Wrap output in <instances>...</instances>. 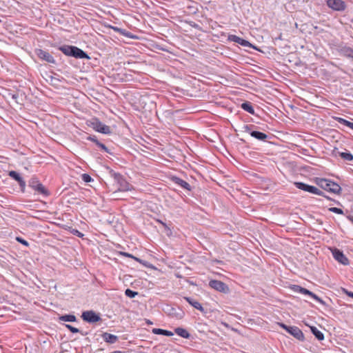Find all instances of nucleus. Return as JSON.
Returning <instances> with one entry per match:
<instances>
[{
    "label": "nucleus",
    "mask_w": 353,
    "mask_h": 353,
    "mask_svg": "<svg viewBox=\"0 0 353 353\" xmlns=\"http://www.w3.org/2000/svg\"><path fill=\"white\" fill-rule=\"evenodd\" d=\"M28 185L34 191L44 196H48L50 194L48 190L46 188L37 177H32L28 181Z\"/></svg>",
    "instance_id": "4"
},
{
    "label": "nucleus",
    "mask_w": 353,
    "mask_h": 353,
    "mask_svg": "<svg viewBox=\"0 0 353 353\" xmlns=\"http://www.w3.org/2000/svg\"><path fill=\"white\" fill-rule=\"evenodd\" d=\"M350 129L353 130V123L351 125Z\"/></svg>",
    "instance_id": "45"
},
{
    "label": "nucleus",
    "mask_w": 353,
    "mask_h": 353,
    "mask_svg": "<svg viewBox=\"0 0 353 353\" xmlns=\"http://www.w3.org/2000/svg\"><path fill=\"white\" fill-rule=\"evenodd\" d=\"M9 176H10L12 179L17 181L21 188V190L23 192H25L26 188V181L23 180V179L20 176V174L14 170L10 171L8 173Z\"/></svg>",
    "instance_id": "13"
},
{
    "label": "nucleus",
    "mask_w": 353,
    "mask_h": 353,
    "mask_svg": "<svg viewBox=\"0 0 353 353\" xmlns=\"http://www.w3.org/2000/svg\"><path fill=\"white\" fill-rule=\"evenodd\" d=\"M101 336L106 343L110 344L115 343L119 339L117 336L108 332H103L101 334Z\"/></svg>",
    "instance_id": "18"
},
{
    "label": "nucleus",
    "mask_w": 353,
    "mask_h": 353,
    "mask_svg": "<svg viewBox=\"0 0 353 353\" xmlns=\"http://www.w3.org/2000/svg\"><path fill=\"white\" fill-rule=\"evenodd\" d=\"M59 320L61 321L65 322H74L76 321L77 319L76 316L73 314H65L59 316Z\"/></svg>",
    "instance_id": "26"
},
{
    "label": "nucleus",
    "mask_w": 353,
    "mask_h": 353,
    "mask_svg": "<svg viewBox=\"0 0 353 353\" xmlns=\"http://www.w3.org/2000/svg\"><path fill=\"white\" fill-rule=\"evenodd\" d=\"M65 327L72 333H78L79 332V330L77 327H74L70 325L66 324Z\"/></svg>",
    "instance_id": "35"
},
{
    "label": "nucleus",
    "mask_w": 353,
    "mask_h": 353,
    "mask_svg": "<svg viewBox=\"0 0 353 353\" xmlns=\"http://www.w3.org/2000/svg\"><path fill=\"white\" fill-rule=\"evenodd\" d=\"M334 119L335 121H336L337 122H339V123L343 125H345L348 128H350L351 127V125H352V122L343 119V118H341V117H334Z\"/></svg>",
    "instance_id": "28"
},
{
    "label": "nucleus",
    "mask_w": 353,
    "mask_h": 353,
    "mask_svg": "<svg viewBox=\"0 0 353 353\" xmlns=\"http://www.w3.org/2000/svg\"><path fill=\"white\" fill-rule=\"evenodd\" d=\"M35 52L39 59H41L43 61H46L48 63H55V60H54V57L48 52L41 50V49H37V50H36Z\"/></svg>",
    "instance_id": "12"
},
{
    "label": "nucleus",
    "mask_w": 353,
    "mask_h": 353,
    "mask_svg": "<svg viewBox=\"0 0 353 353\" xmlns=\"http://www.w3.org/2000/svg\"><path fill=\"white\" fill-rule=\"evenodd\" d=\"M125 294L130 298H134L136 295L138 294V292L132 291L130 289H126L125 291Z\"/></svg>",
    "instance_id": "30"
},
{
    "label": "nucleus",
    "mask_w": 353,
    "mask_h": 353,
    "mask_svg": "<svg viewBox=\"0 0 353 353\" xmlns=\"http://www.w3.org/2000/svg\"><path fill=\"white\" fill-rule=\"evenodd\" d=\"M71 233L78 237L82 238L84 234L77 229H72Z\"/></svg>",
    "instance_id": "34"
},
{
    "label": "nucleus",
    "mask_w": 353,
    "mask_h": 353,
    "mask_svg": "<svg viewBox=\"0 0 353 353\" xmlns=\"http://www.w3.org/2000/svg\"><path fill=\"white\" fill-rule=\"evenodd\" d=\"M347 219L351 221V223L353 224V216H348Z\"/></svg>",
    "instance_id": "41"
},
{
    "label": "nucleus",
    "mask_w": 353,
    "mask_h": 353,
    "mask_svg": "<svg viewBox=\"0 0 353 353\" xmlns=\"http://www.w3.org/2000/svg\"><path fill=\"white\" fill-rule=\"evenodd\" d=\"M331 250L333 257L339 263L344 265H347L350 263L349 259L346 257V256L343 253L342 251L337 248H333Z\"/></svg>",
    "instance_id": "10"
},
{
    "label": "nucleus",
    "mask_w": 353,
    "mask_h": 353,
    "mask_svg": "<svg viewBox=\"0 0 353 353\" xmlns=\"http://www.w3.org/2000/svg\"><path fill=\"white\" fill-rule=\"evenodd\" d=\"M157 222H159V223H161L163 225L168 236L172 235V230L165 223H164L162 221L159 220V219L157 220Z\"/></svg>",
    "instance_id": "29"
},
{
    "label": "nucleus",
    "mask_w": 353,
    "mask_h": 353,
    "mask_svg": "<svg viewBox=\"0 0 353 353\" xmlns=\"http://www.w3.org/2000/svg\"><path fill=\"white\" fill-rule=\"evenodd\" d=\"M279 325L285 330L288 333L299 341L304 340L303 332L296 326H288L284 323H279Z\"/></svg>",
    "instance_id": "7"
},
{
    "label": "nucleus",
    "mask_w": 353,
    "mask_h": 353,
    "mask_svg": "<svg viewBox=\"0 0 353 353\" xmlns=\"http://www.w3.org/2000/svg\"><path fill=\"white\" fill-rule=\"evenodd\" d=\"M172 315H174L178 319H182L183 316V312L180 313H172Z\"/></svg>",
    "instance_id": "40"
},
{
    "label": "nucleus",
    "mask_w": 353,
    "mask_h": 353,
    "mask_svg": "<svg viewBox=\"0 0 353 353\" xmlns=\"http://www.w3.org/2000/svg\"><path fill=\"white\" fill-rule=\"evenodd\" d=\"M174 332L184 339H189L190 337V333L184 328L176 327L174 329Z\"/></svg>",
    "instance_id": "20"
},
{
    "label": "nucleus",
    "mask_w": 353,
    "mask_h": 353,
    "mask_svg": "<svg viewBox=\"0 0 353 353\" xmlns=\"http://www.w3.org/2000/svg\"><path fill=\"white\" fill-rule=\"evenodd\" d=\"M96 144L105 152H109L108 148L103 143L99 142V141H96Z\"/></svg>",
    "instance_id": "36"
},
{
    "label": "nucleus",
    "mask_w": 353,
    "mask_h": 353,
    "mask_svg": "<svg viewBox=\"0 0 353 353\" xmlns=\"http://www.w3.org/2000/svg\"><path fill=\"white\" fill-rule=\"evenodd\" d=\"M73 46L63 45L61 46L59 49L65 55L70 56L71 54V50Z\"/></svg>",
    "instance_id": "27"
},
{
    "label": "nucleus",
    "mask_w": 353,
    "mask_h": 353,
    "mask_svg": "<svg viewBox=\"0 0 353 353\" xmlns=\"http://www.w3.org/2000/svg\"><path fill=\"white\" fill-rule=\"evenodd\" d=\"M328 210H329V211L336 213V214H343V211L341 209L336 208V207L330 208Z\"/></svg>",
    "instance_id": "33"
},
{
    "label": "nucleus",
    "mask_w": 353,
    "mask_h": 353,
    "mask_svg": "<svg viewBox=\"0 0 353 353\" xmlns=\"http://www.w3.org/2000/svg\"><path fill=\"white\" fill-rule=\"evenodd\" d=\"M327 6L335 11H343L346 8V4L343 0H327Z\"/></svg>",
    "instance_id": "8"
},
{
    "label": "nucleus",
    "mask_w": 353,
    "mask_h": 353,
    "mask_svg": "<svg viewBox=\"0 0 353 353\" xmlns=\"http://www.w3.org/2000/svg\"><path fill=\"white\" fill-rule=\"evenodd\" d=\"M110 353H122L121 351H114V352H112Z\"/></svg>",
    "instance_id": "44"
},
{
    "label": "nucleus",
    "mask_w": 353,
    "mask_h": 353,
    "mask_svg": "<svg viewBox=\"0 0 353 353\" xmlns=\"http://www.w3.org/2000/svg\"><path fill=\"white\" fill-rule=\"evenodd\" d=\"M310 330L312 333L315 336V337L318 340L322 341L324 339L323 334L320 330H319L316 327L310 326Z\"/></svg>",
    "instance_id": "24"
},
{
    "label": "nucleus",
    "mask_w": 353,
    "mask_h": 353,
    "mask_svg": "<svg viewBox=\"0 0 353 353\" xmlns=\"http://www.w3.org/2000/svg\"><path fill=\"white\" fill-rule=\"evenodd\" d=\"M12 99H17V94H12Z\"/></svg>",
    "instance_id": "43"
},
{
    "label": "nucleus",
    "mask_w": 353,
    "mask_h": 353,
    "mask_svg": "<svg viewBox=\"0 0 353 353\" xmlns=\"http://www.w3.org/2000/svg\"><path fill=\"white\" fill-rule=\"evenodd\" d=\"M301 294L311 296L312 299L316 300L317 302H319L321 305H325V302L323 299H321L320 297H319L316 294H315L312 292H311L304 288L303 289Z\"/></svg>",
    "instance_id": "19"
},
{
    "label": "nucleus",
    "mask_w": 353,
    "mask_h": 353,
    "mask_svg": "<svg viewBox=\"0 0 353 353\" xmlns=\"http://www.w3.org/2000/svg\"><path fill=\"white\" fill-rule=\"evenodd\" d=\"M70 52H71V54H70V57H74L77 59H90V57L87 54L86 52H85L83 50H82L81 49H80L76 46H72V50Z\"/></svg>",
    "instance_id": "14"
},
{
    "label": "nucleus",
    "mask_w": 353,
    "mask_h": 353,
    "mask_svg": "<svg viewBox=\"0 0 353 353\" xmlns=\"http://www.w3.org/2000/svg\"><path fill=\"white\" fill-rule=\"evenodd\" d=\"M291 289L294 292H297V293H300L301 294L302 293V291H303V288L300 286V285H293L292 287H291Z\"/></svg>",
    "instance_id": "32"
},
{
    "label": "nucleus",
    "mask_w": 353,
    "mask_h": 353,
    "mask_svg": "<svg viewBox=\"0 0 353 353\" xmlns=\"http://www.w3.org/2000/svg\"><path fill=\"white\" fill-rule=\"evenodd\" d=\"M209 286L220 292L228 293L229 292L228 286L219 280H211L209 282Z\"/></svg>",
    "instance_id": "9"
},
{
    "label": "nucleus",
    "mask_w": 353,
    "mask_h": 353,
    "mask_svg": "<svg viewBox=\"0 0 353 353\" xmlns=\"http://www.w3.org/2000/svg\"><path fill=\"white\" fill-rule=\"evenodd\" d=\"M228 40L231 41H234L236 43H239L243 47H250L252 46L251 43L248 41L245 40V39H243L236 35H234V34H230L228 36Z\"/></svg>",
    "instance_id": "15"
},
{
    "label": "nucleus",
    "mask_w": 353,
    "mask_h": 353,
    "mask_svg": "<svg viewBox=\"0 0 353 353\" xmlns=\"http://www.w3.org/2000/svg\"><path fill=\"white\" fill-rule=\"evenodd\" d=\"M172 181L175 184L178 185L181 188L187 190H191V186L190 185L186 182L185 181L180 179L177 176H172L171 179Z\"/></svg>",
    "instance_id": "16"
},
{
    "label": "nucleus",
    "mask_w": 353,
    "mask_h": 353,
    "mask_svg": "<svg viewBox=\"0 0 353 353\" xmlns=\"http://www.w3.org/2000/svg\"><path fill=\"white\" fill-rule=\"evenodd\" d=\"M16 240L21 243V244L24 245L25 246H28L29 245V243L27 241H26L25 239H22L21 237H19V236H17L16 237Z\"/></svg>",
    "instance_id": "37"
},
{
    "label": "nucleus",
    "mask_w": 353,
    "mask_h": 353,
    "mask_svg": "<svg viewBox=\"0 0 353 353\" xmlns=\"http://www.w3.org/2000/svg\"><path fill=\"white\" fill-rule=\"evenodd\" d=\"M110 176L114 179V181L118 184V190L121 192L131 191L134 190L133 186L129 183L126 179L120 173L115 172L113 170L110 172Z\"/></svg>",
    "instance_id": "2"
},
{
    "label": "nucleus",
    "mask_w": 353,
    "mask_h": 353,
    "mask_svg": "<svg viewBox=\"0 0 353 353\" xmlns=\"http://www.w3.org/2000/svg\"><path fill=\"white\" fill-rule=\"evenodd\" d=\"M89 139L91 140L92 141L94 142L95 143H96V141H98L96 138H92V137H90Z\"/></svg>",
    "instance_id": "42"
},
{
    "label": "nucleus",
    "mask_w": 353,
    "mask_h": 353,
    "mask_svg": "<svg viewBox=\"0 0 353 353\" xmlns=\"http://www.w3.org/2000/svg\"><path fill=\"white\" fill-rule=\"evenodd\" d=\"M121 254L123 255V256H125L127 257L132 258L134 260H136L137 261H139V263H141V259H138L137 257H135V256H132L131 254L126 253V252H121Z\"/></svg>",
    "instance_id": "38"
},
{
    "label": "nucleus",
    "mask_w": 353,
    "mask_h": 353,
    "mask_svg": "<svg viewBox=\"0 0 353 353\" xmlns=\"http://www.w3.org/2000/svg\"><path fill=\"white\" fill-rule=\"evenodd\" d=\"M294 185L296 186V188L299 190H302L303 191L308 192L314 194L323 196L328 200L331 199L329 196H325L323 192L321 191L315 186L310 185L303 182H295Z\"/></svg>",
    "instance_id": "5"
},
{
    "label": "nucleus",
    "mask_w": 353,
    "mask_h": 353,
    "mask_svg": "<svg viewBox=\"0 0 353 353\" xmlns=\"http://www.w3.org/2000/svg\"><path fill=\"white\" fill-rule=\"evenodd\" d=\"M88 125L95 131L105 134L111 133L110 126L101 122L97 118H92L88 121Z\"/></svg>",
    "instance_id": "3"
},
{
    "label": "nucleus",
    "mask_w": 353,
    "mask_h": 353,
    "mask_svg": "<svg viewBox=\"0 0 353 353\" xmlns=\"http://www.w3.org/2000/svg\"><path fill=\"white\" fill-rule=\"evenodd\" d=\"M152 332L156 334H161V335H164V336H173V333L171 331L159 329V328H154L152 330Z\"/></svg>",
    "instance_id": "25"
},
{
    "label": "nucleus",
    "mask_w": 353,
    "mask_h": 353,
    "mask_svg": "<svg viewBox=\"0 0 353 353\" xmlns=\"http://www.w3.org/2000/svg\"><path fill=\"white\" fill-rule=\"evenodd\" d=\"M342 291H343V292L346 295H347L348 296L353 298V292H350V291H348L347 290H346V289H345V288H342Z\"/></svg>",
    "instance_id": "39"
},
{
    "label": "nucleus",
    "mask_w": 353,
    "mask_h": 353,
    "mask_svg": "<svg viewBox=\"0 0 353 353\" xmlns=\"http://www.w3.org/2000/svg\"><path fill=\"white\" fill-rule=\"evenodd\" d=\"M241 108L251 114H254V109L250 102L246 101L241 104Z\"/></svg>",
    "instance_id": "22"
},
{
    "label": "nucleus",
    "mask_w": 353,
    "mask_h": 353,
    "mask_svg": "<svg viewBox=\"0 0 353 353\" xmlns=\"http://www.w3.org/2000/svg\"><path fill=\"white\" fill-rule=\"evenodd\" d=\"M340 52L345 57L353 58V49L350 47L344 46L340 50Z\"/></svg>",
    "instance_id": "21"
},
{
    "label": "nucleus",
    "mask_w": 353,
    "mask_h": 353,
    "mask_svg": "<svg viewBox=\"0 0 353 353\" xmlns=\"http://www.w3.org/2000/svg\"><path fill=\"white\" fill-rule=\"evenodd\" d=\"M82 180L85 183H90L93 181L92 178L88 174H83L81 175Z\"/></svg>",
    "instance_id": "31"
},
{
    "label": "nucleus",
    "mask_w": 353,
    "mask_h": 353,
    "mask_svg": "<svg viewBox=\"0 0 353 353\" xmlns=\"http://www.w3.org/2000/svg\"><path fill=\"white\" fill-rule=\"evenodd\" d=\"M316 183L320 188L331 193L339 194L342 190L341 186L338 183L330 179L323 178L317 179Z\"/></svg>",
    "instance_id": "1"
},
{
    "label": "nucleus",
    "mask_w": 353,
    "mask_h": 353,
    "mask_svg": "<svg viewBox=\"0 0 353 353\" xmlns=\"http://www.w3.org/2000/svg\"><path fill=\"white\" fill-rule=\"evenodd\" d=\"M81 318L83 321L88 323H96L101 320V317L92 310L83 312Z\"/></svg>",
    "instance_id": "11"
},
{
    "label": "nucleus",
    "mask_w": 353,
    "mask_h": 353,
    "mask_svg": "<svg viewBox=\"0 0 353 353\" xmlns=\"http://www.w3.org/2000/svg\"><path fill=\"white\" fill-rule=\"evenodd\" d=\"M338 155L345 161L353 162V155L348 151L339 152Z\"/></svg>",
    "instance_id": "23"
},
{
    "label": "nucleus",
    "mask_w": 353,
    "mask_h": 353,
    "mask_svg": "<svg viewBox=\"0 0 353 353\" xmlns=\"http://www.w3.org/2000/svg\"><path fill=\"white\" fill-rule=\"evenodd\" d=\"M184 299L192 307L196 308V310L204 312V308L202 306V305L197 301L194 300V299L189 297V296H185Z\"/></svg>",
    "instance_id": "17"
},
{
    "label": "nucleus",
    "mask_w": 353,
    "mask_h": 353,
    "mask_svg": "<svg viewBox=\"0 0 353 353\" xmlns=\"http://www.w3.org/2000/svg\"><path fill=\"white\" fill-rule=\"evenodd\" d=\"M114 29L116 30H119V28H114Z\"/></svg>",
    "instance_id": "46"
},
{
    "label": "nucleus",
    "mask_w": 353,
    "mask_h": 353,
    "mask_svg": "<svg viewBox=\"0 0 353 353\" xmlns=\"http://www.w3.org/2000/svg\"><path fill=\"white\" fill-rule=\"evenodd\" d=\"M254 127L253 125H244L243 126V132L249 133L252 137L259 140L265 141H266L268 136L261 132L252 130V129Z\"/></svg>",
    "instance_id": "6"
}]
</instances>
